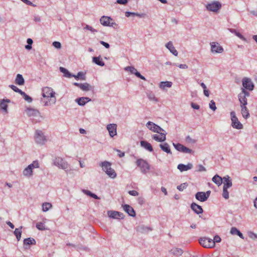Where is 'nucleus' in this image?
<instances>
[{"mask_svg": "<svg viewBox=\"0 0 257 257\" xmlns=\"http://www.w3.org/2000/svg\"><path fill=\"white\" fill-rule=\"evenodd\" d=\"M173 145L174 147L179 151L186 153H190L191 152V150L187 148V147L184 146L183 145L178 143V144H174L173 143Z\"/></svg>", "mask_w": 257, "mask_h": 257, "instance_id": "nucleus-19", "label": "nucleus"}, {"mask_svg": "<svg viewBox=\"0 0 257 257\" xmlns=\"http://www.w3.org/2000/svg\"><path fill=\"white\" fill-rule=\"evenodd\" d=\"M112 21V19L107 16H102L100 19L101 24L104 26H112L115 24Z\"/></svg>", "mask_w": 257, "mask_h": 257, "instance_id": "nucleus-13", "label": "nucleus"}, {"mask_svg": "<svg viewBox=\"0 0 257 257\" xmlns=\"http://www.w3.org/2000/svg\"><path fill=\"white\" fill-rule=\"evenodd\" d=\"M171 253L176 256L181 255L183 253V250L181 248H175L171 250Z\"/></svg>", "mask_w": 257, "mask_h": 257, "instance_id": "nucleus-39", "label": "nucleus"}, {"mask_svg": "<svg viewBox=\"0 0 257 257\" xmlns=\"http://www.w3.org/2000/svg\"><path fill=\"white\" fill-rule=\"evenodd\" d=\"M195 198L201 202H204L207 200V196H206L204 192H198L195 194Z\"/></svg>", "mask_w": 257, "mask_h": 257, "instance_id": "nucleus-23", "label": "nucleus"}, {"mask_svg": "<svg viewBox=\"0 0 257 257\" xmlns=\"http://www.w3.org/2000/svg\"><path fill=\"white\" fill-rule=\"evenodd\" d=\"M166 47L175 56H177L178 52L174 47L173 43L171 42H169L166 45Z\"/></svg>", "mask_w": 257, "mask_h": 257, "instance_id": "nucleus-28", "label": "nucleus"}, {"mask_svg": "<svg viewBox=\"0 0 257 257\" xmlns=\"http://www.w3.org/2000/svg\"><path fill=\"white\" fill-rule=\"evenodd\" d=\"M223 188L228 189V188L231 187L232 184V181L228 176H226L223 177Z\"/></svg>", "mask_w": 257, "mask_h": 257, "instance_id": "nucleus-26", "label": "nucleus"}, {"mask_svg": "<svg viewBox=\"0 0 257 257\" xmlns=\"http://www.w3.org/2000/svg\"><path fill=\"white\" fill-rule=\"evenodd\" d=\"M193 167V165L191 163H188L187 165L180 164L178 165L177 168L180 172L186 171L190 170Z\"/></svg>", "mask_w": 257, "mask_h": 257, "instance_id": "nucleus-21", "label": "nucleus"}, {"mask_svg": "<svg viewBox=\"0 0 257 257\" xmlns=\"http://www.w3.org/2000/svg\"><path fill=\"white\" fill-rule=\"evenodd\" d=\"M100 43L103 46H104L105 48H109V44L104 42V41H101L100 42Z\"/></svg>", "mask_w": 257, "mask_h": 257, "instance_id": "nucleus-59", "label": "nucleus"}, {"mask_svg": "<svg viewBox=\"0 0 257 257\" xmlns=\"http://www.w3.org/2000/svg\"><path fill=\"white\" fill-rule=\"evenodd\" d=\"M54 165L59 169H62L66 172L72 170L67 162H54Z\"/></svg>", "mask_w": 257, "mask_h": 257, "instance_id": "nucleus-14", "label": "nucleus"}, {"mask_svg": "<svg viewBox=\"0 0 257 257\" xmlns=\"http://www.w3.org/2000/svg\"><path fill=\"white\" fill-rule=\"evenodd\" d=\"M200 244L205 248H213L214 247V242L212 239L208 237H202L199 239Z\"/></svg>", "mask_w": 257, "mask_h": 257, "instance_id": "nucleus-5", "label": "nucleus"}, {"mask_svg": "<svg viewBox=\"0 0 257 257\" xmlns=\"http://www.w3.org/2000/svg\"><path fill=\"white\" fill-rule=\"evenodd\" d=\"M222 196L226 199L229 198V192L227 191V189L223 188Z\"/></svg>", "mask_w": 257, "mask_h": 257, "instance_id": "nucleus-49", "label": "nucleus"}, {"mask_svg": "<svg viewBox=\"0 0 257 257\" xmlns=\"http://www.w3.org/2000/svg\"><path fill=\"white\" fill-rule=\"evenodd\" d=\"M242 85L244 88L251 91L254 88V84L249 78L244 77L242 79Z\"/></svg>", "mask_w": 257, "mask_h": 257, "instance_id": "nucleus-11", "label": "nucleus"}, {"mask_svg": "<svg viewBox=\"0 0 257 257\" xmlns=\"http://www.w3.org/2000/svg\"><path fill=\"white\" fill-rule=\"evenodd\" d=\"M39 167V164L38 162H33V163L29 165L23 171V175L27 177H30L33 175V170L34 168H38Z\"/></svg>", "mask_w": 257, "mask_h": 257, "instance_id": "nucleus-4", "label": "nucleus"}, {"mask_svg": "<svg viewBox=\"0 0 257 257\" xmlns=\"http://www.w3.org/2000/svg\"><path fill=\"white\" fill-rule=\"evenodd\" d=\"M9 87L12 89L14 91L16 92H18L20 94H21V93H22V91L21 90H20L19 88H18L17 86H16L15 85H10L9 86Z\"/></svg>", "mask_w": 257, "mask_h": 257, "instance_id": "nucleus-48", "label": "nucleus"}, {"mask_svg": "<svg viewBox=\"0 0 257 257\" xmlns=\"http://www.w3.org/2000/svg\"><path fill=\"white\" fill-rule=\"evenodd\" d=\"M159 134H155L152 136V138L154 140L162 142H164L166 140V133H165V132H161L160 133H158Z\"/></svg>", "mask_w": 257, "mask_h": 257, "instance_id": "nucleus-15", "label": "nucleus"}, {"mask_svg": "<svg viewBox=\"0 0 257 257\" xmlns=\"http://www.w3.org/2000/svg\"><path fill=\"white\" fill-rule=\"evenodd\" d=\"M24 83L25 80L22 75L20 74H17L15 79V83L19 85H23L24 84Z\"/></svg>", "mask_w": 257, "mask_h": 257, "instance_id": "nucleus-30", "label": "nucleus"}, {"mask_svg": "<svg viewBox=\"0 0 257 257\" xmlns=\"http://www.w3.org/2000/svg\"><path fill=\"white\" fill-rule=\"evenodd\" d=\"M136 229L137 231L142 233H147L152 230V229L150 227L143 225L138 226Z\"/></svg>", "mask_w": 257, "mask_h": 257, "instance_id": "nucleus-24", "label": "nucleus"}, {"mask_svg": "<svg viewBox=\"0 0 257 257\" xmlns=\"http://www.w3.org/2000/svg\"><path fill=\"white\" fill-rule=\"evenodd\" d=\"M35 140L37 143L43 144L46 141V139L42 131L37 130L35 133Z\"/></svg>", "mask_w": 257, "mask_h": 257, "instance_id": "nucleus-9", "label": "nucleus"}, {"mask_svg": "<svg viewBox=\"0 0 257 257\" xmlns=\"http://www.w3.org/2000/svg\"><path fill=\"white\" fill-rule=\"evenodd\" d=\"M207 10L213 12H217L221 8V4L219 2H213L206 6Z\"/></svg>", "mask_w": 257, "mask_h": 257, "instance_id": "nucleus-6", "label": "nucleus"}, {"mask_svg": "<svg viewBox=\"0 0 257 257\" xmlns=\"http://www.w3.org/2000/svg\"><path fill=\"white\" fill-rule=\"evenodd\" d=\"M24 98V99L28 102H31L32 99L31 97L27 95L24 92L22 91V93L21 94Z\"/></svg>", "mask_w": 257, "mask_h": 257, "instance_id": "nucleus-50", "label": "nucleus"}, {"mask_svg": "<svg viewBox=\"0 0 257 257\" xmlns=\"http://www.w3.org/2000/svg\"><path fill=\"white\" fill-rule=\"evenodd\" d=\"M231 126L236 129L240 130L243 128V125L239 121L238 118L236 116L235 112L232 111L230 112Z\"/></svg>", "mask_w": 257, "mask_h": 257, "instance_id": "nucleus-3", "label": "nucleus"}, {"mask_svg": "<svg viewBox=\"0 0 257 257\" xmlns=\"http://www.w3.org/2000/svg\"><path fill=\"white\" fill-rule=\"evenodd\" d=\"M197 167H198V171H199V172H203V171H206L205 168L201 165H198Z\"/></svg>", "mask_w": 257, "mask_h": 257, "instance_id": "nucleus-58", "label": "nucleus"}, {"mask_svg": "<svg viewBox=\"0 0 257 257\" xmlns=\"http://www.w3.org/2000/svg\"><path fill=\"white\" fill-rule=\"evenodd\" d=\"M53 45L56 48L60 49L61 47V44L59 42H54L53 43Z\"/></svg>", "mask_w": 257, "mask_h": 257, "instance_id": "nucleus-57", "label": "nucleus"}, {"mask_svg": "<svg viewBox=\"0 0 257 257\" xmlns=\"http://www.w3.org/2000/svg\"><path fill=\"white\" fill-rule=\"evenodd\" d=\"M36 227L40 230H45L47 229V228L45 227V225L42 222H38L36 224Z\"/></svg>", "mask_w": 257, "mask_h": 257, "instance_id": "nucleus-44", "label": "nucleus"}, {"mask_svg": "<svg viewBox=\"0 0 257 257\" xmlns=\"http://www.w3.org/2000/svg\"><path fill=\"white\" fill-rule=\"evenodd\" d=\"M249 95V93L244 89H242L241 92L238 94V99L240 105H247V99L246 97Z\"/></svg>", "mask_w": 257, "mask_h": 257, "instance_id": "nucleus-7", "label": "nucleus"}, {"mask_svg": "<svg viewBox=\"0 0 257 257\" xmlns=\"http://www.w3.org/2000/svg\"><path fill=\"white\" fill-rule=\"evenodd\" d=\"M230 233L233 235H237L241 238H243V235L242 233L235 227H232L230 230Z\"/></svg>", "mask_w": 257, "mask_h": 257, "instance_id": "nucleus-34", "label": "nucleus"}, {"mask_svg": "<svg viewBox=\"0 0 257 257\" xmlns=\"http://www.w3.org/2000/svg\"><path fill=\"white\" fill-rule=\"evenodd\" d=\"M210 108L212 109L213 111H215L216 109V107L215 105V103L213 100H211L209 103Z\"/></svg>", "mask_w": 257, "mask_h": 257, "instance_id": "nucleus-51", "label": "nucleus"}, {"mask_svg": "<svg viewBox=\"0 0 257 257\" xmlns=\"http://www.w3.org/2000/svg\"><path fill=\"white\" fill-rule=\"evenodd\" d=\"M212 180L218 186H220L222 183V178L218 175H215Z\"/></svg>", "mask_w": 257, "mask_h": 257, "instance_id": "nucleus-35", "label": "nucleus"}, {"mask_svg": "<svg viewBox=\"0 0 257 257\" xmlns=\"http://www.w3.org/2000/svg\"><path fill=\"white\" fill-rule=\"evenodd\" d=\"M123 210L126 212L130 216L135 217L136 213L132 207L127 204H125L123 206Z\"/></svg>", "mask_w": 257, "mask_h": 257, "instance_id": "nucleus-20", "label": "nucleus"}, {"mask_svg": "<svg viewBox=\"0 0 257 257\" xmlns=\"http://www.w3.org/2000/svg\"><path fill=\"white\" fill-rule=\"evenodd\" d=\"M246 105H240L241 113L243 118L247 119L249 117V113Z\"/></svg>", "mask_w": 257, "mask_h": 257, "instance_id": "nucleus-25", "label": "nucleus"}, {"mask_svg": "<svg viewBox=\"0 0 257 257\" xmlns=\"http://www.w3.org/2000/svg\"><path fill=\"white\" fill-rule=\"evenodd\" d=\"M128 193L130 195L133 196H137L139 195V193L136 190H130Z\"/></svg>", "mask_w": 257, "mask_h": 257, "instance_id": "nucleus-54", "label": "nucleus"}, {"mask_svg": "<svg viewBox=\"0 0 257 257\" xmlns=\"http://www.w3.org/2000/svg\"><path fill=\"white\" fill-rule=\"evenodd\" d=\"M211 51L213 52L221 53L223 51V49L218 43L212 42L211 44Z\"/></svg>", "mask_w": 257, "mask_h": 257, "instance_id": "nucleus-18", "label": "nucleus"}, {"mask_svg": "<svg viewBox=\"0 0 257 257\" xmlns=\"http://www.w3.org/2000/svg\"><path fill=\"white\" fill-rule=\"evenodd\" d=\"M82 192L86 195L90 196L92 192L87 190H82Z\"/></svg>", "mask_w": 257, "mask_h": 257, "instance_id": "nucleus-60", "label": "nucleus"}, {"mask_svg": "<svg viewBox=\"0 0 257 257\" xmlns=\"http://www.w3.org/2000/svg\"><path fill=\"white\" fill-rule=\"evenodd\" d=\"M52 206L50 203L45 202L42 204V210L44 212H46L48 211L51 208H52Z\"/></svg>", "mask_w": 257, "mask_h": 257, "instance_id": "nucleus-40", "label": "nucleus"}, {"mask_svg": "<svg viewBox=\"0 0 257 257\" xmlns=\"http://www.w3.org/2000/svg\"><path fill=\"white\" fill-rule=\"evenodd\" d=\"M10 102V100L8 99L5 100L3 99L1 102H0V107L5 112L7 113V108H8V104L7 102Z\"/></svg>", "mask_w": 257, "mask_h": 257, "instance_id": "nucleus-32", "label": "nucleus"}, {"mask_svg": "<svg viewBox=\"0 0 257 257\" xmlns=\"http://www.w3.org/2000/svg\"><path fill=\"white\" fill-rule=\"evenodd\" d=\"M191 208L197 214H201L203 212L202 207L195 203L191 204Z\"/></svg>", "mask_w": 257, "mask_h": 257, "instance_id": "nucleus-22", "label": "nucleus"}, {"mask_svg": "<svg viewBox=\"0 0 257 257\" xmlns=\"http://www.w3.org/2000/svg\"><path fill=\"white\" fill-rule=\"evenodd\" d=\"M42 95L44 98H49V101L45 102V105H49L55 103L56 101L55 92L52 88L47 86L42 88Z\"/></svg>", "mask_w": 257, "mask_h": 257, "instance_id": "nucleus-1", "label": "nucleus"}, {"mask_svg": "<svg viewBox=\"0 0 257 257\" xmlns=\"http://www.w3.org/2000/svg\"><path fill=\"white\" fill-rule=\"evenodd\" d=\"M191 106L194 108V109H199L200 107H199V105L196 104V103H191Z\"/></svg>", "mask_w": 257, "mask_h": 257, "instance_id": "nucleus-62", "label": "nucleus"}, {"mask_svg": "<svg viewBox=\"0 0 257 257\" xmlns=\"http://www.w3.org/2000/svg\"><path fill=\"white\" fill-rule=\"evenodd\" d=\"M116 124H109L107 125V130L109 132V134L111 137H113L116 135Z\"/></svg>", "mask_w": 257, "mask_h": 257, "instance_id": "nucleus-16", "label": "nucleus"}, {"mask_svg": "<svg viewBox=\"0 0 257 257\" xmlns=\"http://www.w3.org/2000/svg\"><path fill=\"white\" fill-rule=\"evenodd\" d=\"M160 146L161 148L162 149V150H163L164 151L166 152L167 153H170V149L168 144L164 143L163 144H160Z\"/></svg>", "mask_w": 257, "mask_h": 257, "instance_id": "nucleus-41", "label": "nucleus"}, {"mask_svg": "<svg viewBox=\"0 0 257 257\" xmlns=\"http://www.w3.org/2000/svg\"><path fill=\"white\" fill-rule=\"evenodd\" d=\"M90 101V99L88 97H81L76 99V101L80 105H84L86 102Z\"/></svg>", "mask_w": 257, "mask_h": 257, "instance_id": "nucleus-31", "label": "nucleus"}, {"mask_svg": "<svg viewBox=\"0 0 257 257\" xmlns=\"http://www.w3.org/2000/svg\"><path fill=\"white\" fill-rule=\"evenodd\" d=\"M212 240H213V241L214 242V246L215 245V242H220L221 240V238L218 235H215L214 237V239Z\"/></svg>", "mask_w": 257, "mask_h": 257, "instance_id": "nucleus-53", "label": "nucleus"}, {"mask_svg": "<svg viewBox=\"0 0 257 257\" xmlns=\"http://www.w3.org/2000/svg\"><path fill=\"white\" fill-rule=\"evenodd\" d=\"M22 228V226H21L20 228H17L15 229L14 232L18 241H19L21 238Z\"/></svg>", "mask_w": 257, "mask_h": 257, "instance_id": "nucleus-36", "label": "nucleus"}, {"mask_svg": "<svg viewBox=\"0 0 257 257\" xmlns=\"http://www.w3.org/2000/svg\"><path fill=\"white\" fill-rule=\"evenodd\" d=\"M60 70L61 72H62L65 74V76L66 77H67L68 78L72 77V75H71V74L66 69L61 67H60Z\"/></svg>", "mask_w": 257, "mask_h": 257, "instance_id": "nucleus-43", "label": "nucleus"}, {"mask_svg": "<svg viewBox=\"0 0 257 257\" xmlns=\"http://www.w3.org/2000/svg\"><path fill=\"white\" fill-rule=\"evenodd\" d=\"M80 89L84 91H88L90 89V85L87 83H82Z\"/></svg>", "mask_w": 257, "mask_h": 257, "instance_id": "nucleus-45", "label": "nucleus"}, {"mask_svg": "<svg viewBox=\"0 0 257 257\" xmlns=\"http://www.w3.org/2000/svg\"><path fill=\"white\" fill-rule=\"evenodd\" d=\"M136 165L143 173L148 172L150 169V165L148 162H136Z\"/></svg>", "mask_w": 257, "mask_h": 257, "instance_id": "nucleus-10", "label": "nucleus"}, {"mask_svg": "<svg viewBox=\"0 0 257 257\" xmlns=\"http://www.w3.org/2000/svg\"><path fill=\"white\" fill-rule=\"evenodd\" d=\"M84 29H87L88 30H89V31H90L91 32H92L93 33H95V32H97V30H95L92 27H91V26H90L89 25H86V26L84 28Z\"/></svg>", "mask_w": 257, "mask_h": 257, "instance_id": "nucleus-55", "label": "nucleus"}, {"mask_svg": "<svg viewBox=\"0 0 257 257\" xmlns=\"http://www.w3.org/2000/svg\"><path fill=\"white\" fill-rule=\"evenodd\" d=\"M141 145L142 147L145 148L150 152L153 151V149L151 144L145 141H141Z\"/></svg>", "mask_w": 257, "mask_h": 257, "instance_id": "nucleus-29", "label": "nucleus"}, {"mask_svg": "<svg viewBox=\"0 0 257 257\" xmlns=\"http://www.w3.org/2000/svg\"><path fill=\"white\" fill-rule=\"evenodd\" d=\"M102 170L109 177L114 179L116 176L115 171L111 168V164L109 162H102L100 164Z\"/></svg>", "mask_w": 257, "mask_h": 257, "instance_id": "nucleus-2", "label": "nucleus"}, {"mask_svg": "<svg viewBox=\"0 0 257 257\" xmlns=\"http://www.w3.org/2000/svg\"><path fill=\"white\" fill-rule=\"evenodd\" d=\"M248 235L250 238L253 240H255L257 238V234L252 232H248Z\"/></svg>", "mask_w": 257, "mask_h": 257, "instance_id": "nucleus-52", "label": "nucleus"}, {"mask_svg": "<svg viewBox=\"0 0 257 257\" xmlns=\"http://www.w3.org/2000/svg\"><path fill=\"white\" fill-rule=\"evenodd\" d=\"M188 186V184L186 183H184L181 184V185L177 186V189H178L180 191H182L186 188Z\"/></svg>", "mask_w": 257, "mask_h": 257, "instance_id": "nucleus-47", "label": "nucleus"}, {"mask_svg": "<svg viewBox=\"0 0 257 257\" xmlns=\"http://www.w3.org/2000/svg\"><path fill=\"white\" fill-rule=\"evenodd\" d=\"M25 112L27 116L29 117L37 116L39 114V112L38 110L28 108L25 110Z\"/></svg>", "mask_w": 257, "mask_h": 257, "instance_id": "nucleus-27", "label": "nucleus"}, {"mask_svg": "<svg viewBox=\"0 0 257 257\" xmlns=\"http://www.w3.org/2000/svg\"><path fill=\"white\" fill-rule=\"evenodd\" d=\"M172 85V83L170 81L161 82L159 84V87L161 89H164L165 87H171Z\"/></svg>", "mask_w": 257, "mask_h": 257, "instance_id": "nucleus-37", "label": "nucleus"}, {"mask_svg": "<svg viewBox=\"0 0 257 257\" xmlns=\"http://www.w3.org/2000/svg\"><path fill=\"white\" fill-rule=\"evenodd\" d=\"M146 126L150 130L155 133H160L161 132H165L160 126L152 121H148L146 124Z\"/></svg>", "mask_w": 257, "mask_h": 257, "instance_id": "nucleus-8", "label": "nucleus"}, {"mask_svg": "<svg viewBox=\"0 0 257 257\" xmlns=\"http://www.w3.org/2000/svg\"><path fill=\"white\" fill-rule=\"evenodd\" d=\"M72 77H74L75 79H80L81 80H84L85 79V77H84V74L82 73V72H79L78 73L77 75L76 76L75 75H72Z\"/></svg>", "mask_w": 257, "mask_h": 257, "instance_id": "nucleus-46", "label": "nucleus"}, {"mask_svg": "<svg viewBox=\"0 0 257 257\" xmlns=\"http://www.w3.org/2000/svg\"><path fill=\"white\" fill-rule=\"evenodd\" d=\"M93 62L100 66H103L104 65V62L100 56L93 57Z\"/></svg>", "mask_w": 257, "mask_h": 257, "instance_id": "nucleus-33", "label": "nucleus"}, {"mask_svg": "<svg viewBox=\"0 0 257 257\" xmlns=\"http://www.w3.org/2000/svg\"><path fill=\"white\" fill-rule=\"evenodd\" d=\"M229 30L231 33H234L236 36H237L238 38H239L241 40H242L243 41L246 40L245 38L240 33L237 32L236 30H235L234 29H230Z\"/></svg>", "mask_w": 257, "mask_h": 257, "instance_id": "nucleus-42", "label": "nucleus"}, {"mask_svg": "<svg viewBox=\"0 0 257 257\" xmlns=\"http://www.w3.org/2000/svg\"><path fill=\"white\" fill-rule=\"evenodd\" d=\"M21 1L27 5L31 6L33 7L36 6L35 5L33 4L32 2H31L30 1H29L28 0H21Z\"/></svg>", "mask_w": 257, "mask_h": 257, "instance_id": "nucleus-56", "label": "nucleus"}, {"mask_svg": "<svg viewBox=\"0 0 257 257\" xmlns=\"http://www.w3.org/2000/svg\"><path fill=\"white\" fill-rule=\"evenodd\" d=\"M35 244L36 241L33 238L29 237L28 238H26L24 240V244L25 245H32Z\"/></svg>", "mask_w": 257, "mask_h": 257, "instance_id": "nucleus-38", "label": "nucleus"}, {"mask_svg": "<svg viewBox=\"0 0 257 257\" xmlns=\"http://www.w3.org/2000/svg\"><path fill=\"white\" fill-rule=\"evenodd\" d=\"M126 71L131 72V73L134 74L136 76L143 80H146L145 78L142 76L140 72H138L137 70L133 66H127L125 68Z\"/></svg>", "mask_w": 257, "mask_h": 257, "instance_id": "nucleus-17", "label": "nucleus"}, {"mask_svg": "<svg viewBox=\"0 0 257 257\" xmlns=\"http://www.w3.org/2000/svg\"><path fill=\"white\" fill-rule=\"evenodd\" d=\"M149 98L150 100H155L156 101H158V99L154 96V94L150 95L149 96Z\"/></svg>", "mask_w": 257, "mask_h": 257, "instance_id": "nucleus-63", "label": "nucleus"}, {"mask_svg": "<svg viewBox=\"0 0 257 257\" xmlns=\"http://www.w3.org/2000/svg\"><path fill=\"white\" fill-rule=\"evenodd\" d=\"M178 66L181 69H186L188 68V66L186 64H180Z\"/></svg>", "mask_w": 257, "mask_h": 257, "instance_id": "nucleus-64", "label": "nucleus"}, {"mask_svg": "<svg viewBox=\"0 0 257 257\" xmlns=\"http://www.w3.org/2000/svg\"><path fill=\"white\" fill-rule=\"evenodd\" d=\"M107 215L109 217L113 219H123L124 215L122 213L116 211L109 210L107 211Z\"/></svg>", "mask_w": 257, "mask_h": 257, "instance_id": "nucleus-12", "label": "nucleus"}, {"mask_svg": "<svg viewBox=\"0 0 257 257\" xmlns=\"http://www.w3.org/2000/svg\"><path fill=\"white\" fill-rule=\"evenodd\" d=\"M117 3L119 4L125 5L127 3V0H117Z\"/></svg>", "mask_w": 257, "mask_h": 257, "instance_id": "nucleus-61", "label": "nucleus"}]
</instances>
